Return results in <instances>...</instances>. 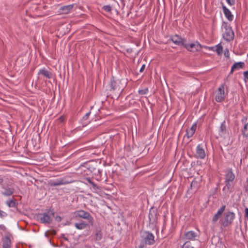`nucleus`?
I'll list each match as a JSON object with an SVG mask.
<instances>
[{"label":"nucleus","mask_w":248,"mask_h":248,"mask_svg":"<svg viewBox=\"0 0 248 248\" xmlns=\"http://www.w3.org/2000/svg\"><path fill=\"white\" fill-rule=\"evenodd\" d=\"M196 153L198 157L200 158H204L205 156L204 150L200 145L197 147Z\"/></svg>","instance_id":"f3484780"},{"label":"nucleus","mask_w":248,"mask_h":248,"mask_svg":"<svg viewBox=\"0 0 248 248\" xmlns=\"http://www.w3.org/2000/svg\"><path fill=\"white\" fill-rule=\"evenodd\" d=\"M70 183V182L66 181L65 178H63L56 180H50L48 182V185L51 186H56L68 184Z\"/></svg>","instance_id":"6e6552de"},{"label":"nucleus","mask_w":248,"mask_h":248,"mask_svg":"<svg viewBox=\"0 0 248 248\" xmlns=\"http://www.w3.org/2000/svg\"><path fill=\"white\" fill-rule=\"evenodd\" d=\"M226 94L225 93L224 86L221 85L218 88V102L223 101L225 98Z\"/></svg>","instance_id":"9d476101"},{"label":"nucleus","mask_w":248,"mask_h":248,"mask_svg":"<svg viewBox=\"0 0 248 248\" xmlns=\"http://www.w3.org/2000/svg\"><path fill=\"white\" fill-rule=\"evenodd\" d=\"M64 240H68V239H67V238H66V237H64Z\"/></svg>","instance_id":"de8ad7c7"},{"label":"nucleus","mask_w":248,"mask_h":248,"mask_svg":"<svg viewBox=\"0 0 248 248\" xmlns=\"http://www.w3.org/2000/svg\"><path fill=\"white\" fill-rule=\"evenodd\" d=\"M102 9L107 12H110L111 11V7L109 5H105Z\"/></svg>","instance_id":"c85d7f7f"},{"label":"nucleus","mask_w":248,"mask_h":248,"mask_svg":"<svg viewBox=\"0 0 248 248\" xmlns=\"http://www.w3.org/2000/svg\"><path fill=\"white\" fill-rule=\"evenodd\" d=\"M72 5H68L66 6H64L61 8V10L62 11L63 14L68 13L73 8Z\"/></svg>","instance_id":"393cba45"},{"label":"nucleus","mask_w":248,"mask_h":248,"mask_svg":"<svg viewBox=\"0 0 248 248\" xmlns=\"http://www.w3.org/2000/svg\"><path fill=\"white\" fill-rule=\"evenodd\" d=\"M170 40L173 42L175 45L179 46H184L186 42V40L182 38L178 35L172 36L170 38Z\"/></svg>","instance_id":"1a4fd4ad"},{"label":"nucleus","mask_w":248,"mask_h":248,"mask_svg":"<svg viewBox=\"0 0 248 248\" xmlns=\"http://www.w3.org/2000/svg\"><path fill=\"white\" fill-rule=\"evenodd\" d=\"M214 98H215V99L216 101H217V95H216V96H215L214 97Z\"/></svg>","instance_id":"49530a36"},{"label":"nucleus","mask_w":248,"mask_h":248,"mask_svg":"<svg viewBox=\"0 0 248 248\" xmlns=\"http://www.w3.org/2000/svg\"><path fill=\"white\" fill-rule=\"evenodd\" d=\"M222 51V46L220 44H218V54H219Z\"/></svg>","instance_id":"72a5a7b5"},{"label":"nucleus","mask_w":248,"mask_h":248,"mask_svg":"<svg viewBox=\"0 0 248 248\" xmlns=\"http://www.w3.org/2000/svg\"><path fill=\"white\" fill-rule=\"evenodd\" d=\"M235 217V214L230 211H228L224 213L219 217V222L221 224V228L222 227H225L231 225Z\"/></svg>","instance_id":"f03ea898"},{"label":"nucleus","mask_w":248,"mask_h":248,"mask_svg":"<svg viewBox=\"0 0 248 248\" xmlns=\"http://www.w3.org/2000/svg\"><path fill=\"white\" fill-rule=\"evenodd\" d=\"M38 74H41L48 78H51L52 77V74L50 72L45 69H41L39 71Z\"/></svg>","instance_id":"6ab92c4d"},{"label":"nucleus","mask_w":248,"mask_h":248,"mask_svg":"<svg viewBox=\"0 0 248 248\" xmlns=\"http://www.w3.org/2000/svg\"><path fill=\"white\" fill-rule=\"evenodd\" d=\"M3 182V179L2 178H0V185H2Z\"/></svg>","instance_id":"79ce46f5"},{"label":"nucleus","mask_w":248,"mask_h":248,"mask_svg":"<svg viewBox=\"0 0 248 248\" xmlns=\"http://www.w3.org/2000/svg\"><path fill=\"white\" fill-rule=\"evenodd\" d=\"M182 248H194L193 246H192L191 243L189 241H187L183 245Z\"/></svg>","instance_id":"cd10ccee"},{"label":"nucleus","mask_w":248,"mask_h":248,"mask_svg":"<svg viewBox=\"0 0 248 248\" xmlns=\"http://www.w3.org/2000/svg\"><path fill=\"white\" fill-rule=\"evenodd\" d=\"M74 214L76 217H80L87 219L92 225L93 224V218L89 213L81 210L75 211Z\"/></svg>","instance_id":"20e7f679"},{"label":"nucleus","mask_w":248,"mask_h":248,"mask_svg":"<svg viewBox=\"0 0 248 248\" xmlns=\"http://www.w3.org/2000/svg\"><path fill=\"white\" fill-rule=\"evenodd\" d=\"M226 1L231 6L235 4V0H226Z\"/></svg>","instance_id":"473e14b6"},{"label":"nucleus","mask_w":248,"mask_h":248,"mask_svg":"<svg viewBox=\"0 0 248 248\" xmlns=\"http://www.w3.org/2000/svg\"><path fill=\"white\" fill-rule=\"evenodd\" d=\"M223 8V11L226 17L229 20L232 21L233 18V16L231 12L223 5V3L221 2Z\"/></svg>","instance_id":"ddd939ff"},{"label":"nucleus","mask_w":248,"mask_h":248,"mask_svg":"<svg viewBox=\"0 0 248 248\" xmlns=\"http://www.w3.org/2000/svg\"><path fill=\"white\" fill-rule=\"evenodd\" d=\"M223 37L227 41H231L233 38V33L230 28L226 29L225 31L223 33Z\"/></svg>","instance_id":"9b49d317"},{"label":"nucleus","mask_w":248,"mask_h":248,"mask_svg":"<svg viewBox=\"0 0 248 248\" xmlns=\"http://www.w3.org/2000/svg\"><path fill=\"white\" fill-rule=\"evenodd\" d=\"M220 134L221 136H223L225 138L229 137V133L226 128V125L225 121H224L220 125Z\"/></svg>","instance_id":"f8f14e48"},{"label":"nucleus","mask_w":248,"mask_h":248,"mask_svg":"<svg viewBox=\"0 0 248 248\" xmlns=\"http://www.w3.org/2000/svg\"><path fill=\"white\" fill-rule=\"evenodd\" d=\"M193 183H194L193 182H192V183H191V186H192V185L193 184Z\"/></svg>","instance_id":"09e8293b"},{"label":"nucleus","mask_w":248,"mask_h":248,"mask_svg":"<svg viewBox=\"0 0 248 248\" xmlns=\"http://www.w3.org/2000/svg\"><path fill=\"white\" fill-rule=\"evenodd\" d=\"M110 86L111 90L113 91H117L118 92H121L123 90L122 88L120 87L118 82L114 80L111 81Z\"/></svg>","instance_id":"4468645a"},{"label":"nucleus","mask_w":248,"mask_h":248,"mask_svg":"<svg viewBox=\"0 0 248 248\" xmlns=\"http://www.w3.org/2000/svg\"><path fill=\"white\" fill-rule=\"evenodd\" d=\"M242 133L245 136H248V123L245 125L242 130Z\"/></svg>","instance_id":"a878e982"},{"label":"nucleus","mask_w":248,"mask_h":248,"mask_svg":"<svg viewBox=\"0 0 248 248\" xmlns=\"http://www.w3.org/2000/svg\"><path fill=\"white\" fill-rule=\"evenodd\" d=\"M74 225L75 227L78 229L83 230L85 229L87 227L88 224L86 223L85 221H82L79 223H75Z\"/></svg>","instance_id":"412c9836"},{"label":"nucleus","mask_w":248,"mask_h":248,"mask_svg":"<svg viewBox=\"0 0 248 248\" xmlns=\"http://www.w3.org/2000/svg\"><path fill=\"white\" fill-rule=\"evenodd\" d=\"M245 66L244 62H238L234 63L232 67L230 74H232L235 70L243 68Z\"/></svg>","instance_id":"2eb2a0df"},{"label":"nucleus","mask_w":248,"mask_h":248,"mask_svg":"<svg viewBox=\"0 0 248 248\" xmlns=\"http://www.w3.org/2000/svg\"><path fill=\"white\" fill-rule=\"evenodd\" d=\"M214 48H215V51H217V46H215Z\"/></svg>","instance_id":"a18cd8bd"},{"label":"nucleus","mask_w":248,"mask_h":248,"mask_svg":"<svg viewBox=\"0 0 248 248\" xmlns=\"http://www.w3.org/2000/svg\"><path fill=\"white\" fill-rule=\"evenodd\" d=\"M90 112H88V113H87L85 115V116L83 117V118H84V119H87V118H88L89 116L90 115Z\"/></svg>","instance_id":"ea45409f"},{"label":"nucleus","mask_w":248,"mask_h":248,"mask_svg":"<svg viewBox=\"0 0 248 248\" xmlns=\"http://www.w3.org/2000/svg\"><path fill=\"white\" fill-rule=\"evenodd\" d=\"M145 68V64L142 65V67H141V68L140 69V72H142L144 70Z\"/></svg>","instance_id":"4c0bfd02"},{"label":"nucleus","mask_w":248,"mask_h":248,"mask_svg":"<svg viewBox=\"0 0 248 248\" xmlns=\"http://www.w3.org/2000/svg\"><path fill=\"white\" fill-rule=\"evenodd\" d=\"M94 240L96 241H100L102 238V232L99 228H96Z\"/></svg>","instance_id":"4be33fe9"},{"label":"nucleus","mask_w":248,"mask_h":248,"mask_svg":"<svg viewBox=\"0 0 248 248\" xmlns=\"http://www.w3.org/2000/svg\"><path fill=\"white\" fill-rule=\"evenodd\" d=\"M217 220V213L215 214L214 217L213 218V221L215 223Z\"/></svg>","instance_id":"e433bc0d"},{"label":"nucleus","mask_w":248,"mask_h":248,"mask_svg":"<svg viewBox=\"0 0 248 248\" xmlns=\"http://www.w3.org/2000/svg\"><path fill=\"white\" fill-rule=\"evenodd\" d=\"M185 238L189 240L194 239L197 236L196 233L193 231H188L185 233Z\"/></svg>","instance_id":"aec40b11"},{"label":"nucleus","mask_w":248,"mask_h":248,"mask_svg":"<svg viewBox=\"0 0 248 248\" xmlns=\"http://www.w3.org/2000/svg\"><path fill=\"white\" fill-rule=\"evenodd\" d=\"M148 92L147 89H145L143 90H141L139 91V93L140 94H145Z\"/></svg>","instance_id":"7c9ffc66"},{"label":"nucleus","mask_w":248,"mask_h":248,"mask_svg":"<svg viewBox=\"0 0 248 248\" xmlns=\"http://www.w3.org/2000/svg\"><path fill=\"white\" fill-rule=\"evenodd\" d=\"M243 75H244V76L245 80V81H246V79L248 80V70L246 71H245L243 73Z\"/></svg>","instance_id":"f704fd0d"},{"label":"nucleus","mask_w":248,"mask_h":248,"mask_svg":"<svg viewBox=\"0 0 248 248\" xmlns=\"http://www.w3.org/2000/svg\"><path fill=\"white\" fill-rule=\"evenodd\" d=\"M6 203L9 207H15L16 206V200L14 198L7 201Z\"/></svg>","instance_id":"b1692460"},{"label":"nucleus","mask_w":248,"mask_h":248,"mask_svg":"<svg viewBox=\"0 0 248 248\" xmlns=\"http://www.w3.org/2000/svg\"><path fill=\"white\" fill-rule=\"evenodd\" d=\"M196 127L197 124H194L192 125V126L189 129H187L186 135L188 138H189L193 136V135L195 133Z\"/></svg>","instance_id":"a211bd4d"},{"label":"nucleus","mask_w":248,"mask_h":248,"mask_svg":"<svg viewBox=\"0 0 248 248\" xmlns=\"http://www.w3.org/2000/svg\"><path fill=\"white\" fill-rule=\"evenodd\" d=\"M61 217L60 216H57L56 217V219L58 221H61Z\"/></svg>","instance_id":"a19ab883"},{"label":"nucleus","mask_w":248,"mask_h":248,"mask_svg":"<svg viewBox=\"0 0 248 248\" xmlns=\"http://www.w3.org/2000/svg\"><path fill=\"white\" fill-rule=\"evenodd\" d=\"M15 189L10 187V185L6 184H2L1 187L0 193L4 196L9 197L13 194Z\"/></svg>","instance_id":"39448f33"},{"label":"nucleus","mask_w":248,"mask_h":248,"mask_svg":"<svg viewBox=\"0 0 248 248\" xmlns=\"http://www.w3.org/2000/svg\"><path fill=\"white\" fill-rule=\"evenodd\" d=\"M226 208L225 205H222L220 209L218 210V219H219L220 216L223 215V213L225 211V209Z\"/></svg>","instance_id":"bb28decb"},{"label":"nucleus","mask_w":248,"mask_h":248,"mask_svg":"<svg viewBox=\"0 0 248 248\" xmlns=\"http://www.w3.org/2000/svg\"><path fill=\"white\" fill-rule=\"evenodd\" d=\"M235 178L234 174L232 173L231 170H228L226 172L225 175V183L226 186L225 188L227 187L228 189H229L232 187V182L233 181Z\"/></svg>","instance_id":"423d86ee"},{"label":"nucleus","mask_w":248,"mask_h":248,"mask_svg":"<svg viewBox=\"0 0 248 248\" xmlns=\"http://www.w3.org/2000/svg\"><path fill=\"white\" fill-rule=\"evenodd\" d=\"M2 248H11V240L9 237H5L3 242Z\"/></svg>","instance_id":"5701e85b"},{"label":"nucleus","mask_w":248,"mask_h":248,"mask_svg":"<svg viewBox=\"0 0 248 248\" xmlns=\"http://www.w3.org/2000/svg\"><path fill=\"white\" fill-rule=\"evenodd\" d=\"M54 216V212L49 210L46 212L39 214L37 217L40 222L44 224H50Z\"/></svg>","instance_id":"7ed1b4c3"},{"label":"nucleus","mask_w":248,"mask_h":248,"mask_svg":"<svg viewBox=\"0 0 248 248\" xmlns=\"http://www.w3.org/2000/svg\"><path fill=\"white\" fill-rule=\"evenodd\" d=\"M87 181L88 182V183H89L90 184H91L93 186V187L94 188H97V186L96 185V184H95L91 180V179H89V178L87 179Z\"/></svg>","instance_id":"c756f323"},{"label":"nucleus","mask_w":248,"mask_h":248,"mask_svg":"<svg viewBox=\"0 0 248 248\" xmlns=\"http://www.w3.org/2000/svg\"><path fill=\"white\" fill-rule=\"evenodd\" d=\"M184 47L188 51L196 52L199 51L201 49L202 46L196 42L191 44H187L186 43Z\"/></svg>","instance_id":"0eeeda50"},{"label":"nucleus","mask_w":248,"mask_h":248,"mask_svg":"<svg viewBox=\"0 0 248 248\" xmlns=\"http://www.w3.org/2000/svg\"><path fill=\"white\" fill-rule=\"evenodd\" d=\"M214 240H216L215 236H213L212 238V242H213Z\"/></svg>","instance_id":"c03bdc74"},{"label":"nucleus","mask_w":248,"mask_h":248,"mask_svg":"<svg viewBox=\"0 0 248 248\" xmlns=\"http://www.w3.org/2000/svg\"><path fill=\"white\" fill-rule=\"evenodd\" d=\"M156 211L150 210L149 214L150 222L153 224L156 220Z\"/></svg>","instance_id":"dca6fc26"},{"label":"nucleus","mask_w":248,"mask_h":248,"mask_svg":"<svg viewBox=\"0 0 248 248\" xmlns=\"http://www.w3.org/2000/svg\"><path fill=\"white\" fill-rule=\"evenodd\" d=\"M154 235L150 232L141 231L140 232V245L139 248H144L146 245H153L155 242Z\"/></svg>","instance_id":"f257e3e1"},{"label":"nucleus","mask_w":248,"mask_h":248,"mask_svg":"<svg viewBox=\"0 0 248 248\" xmlns=\"http://www.w3.org/2000/svg\"><path fill=\"white\" fill-rule=\"evenodd\" d=\"M224 56L227 58H229V52L228 50H227L226 51H225L224 52Z\"/></svg>","instance_id":"c9c22d12"},{"label":"nucleus","mask_w":248,"mask_h":248,"mask_svg":"<svg viewBox=\"0 0 248 248\" xmlns=\"http://www.w3.org/2000/svg\"><path fill=\"white\" fill-rule=\"evenodd\" d=\"M244 213H245V215H244L245 217L248 221V208H246L245 209Z\"/></svg>","instance_id":"2f4dec72"},{"label":"nucleus","mask_w":248,"mask_h":248,"mask_svg":"<svg viewBox=\"0 0 248 248\" xmlns=\"http://www.w3.org/2000/svg\"><path fill=\"white\" fill-rule=\"evenodd\" d=\"M4 214H5V213L4 212L0 210V216L1 217H2L4 216Z\"/></svg>","instance_id":"58836bf2"},{"label":"nucleus","mask_w":248,"mask_h":248,"mask_svg":"<svg viewBox=\"0 0 248 248\" xmlns=\"http://www.w3.org/2000/svg\"><path fill=\"white\" fill-rule=\"evenodd\" d=\"M247 183H248V185H247V186H246V190L247 191H248V179H247Z\"/></svg>","instance_id":"37998d69"}]
</instances>
